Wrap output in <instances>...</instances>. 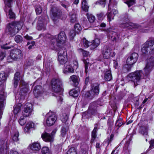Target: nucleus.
Returning a JSON list of instances; mask_svg holds the SVG:
<instances>
[{
  "mask_svg": "<svg viewBox=\"0 0 154 154\" xmlns=\"http://www.w3.org/2000/svg\"><path fill=\"white\" fill-rule=\"evenodd\" d=\"M55 133V131H53L51 134L47 133H43L41 136L42 139L47 142L51 143L54 140V135Z\"/></svg>",
  "mask_w": 154,
  "mask_h": 154,
  "instance_id": "nucleus-8",
  "label": "nucleus"
},
{
  "mask_svg": "<svg viewBox=\"0 0 154 154\" xmlns=\"http://www.w3.org/2000/svg\"><path fill=\"white\" fill-rule=\"evenodd\" d=\"M74 69L72 66L67 63L64 65L63 72L64 73L67 74L68 73H73Z\"/></svg>",
  "mask_w": 154,
  "mask_h": 154,
  "instance_id": "nucleus-23",
  "label": "nucleus"
},
{
  "mask_svg": "<svg viewBox=\"0 0 154 154\" xmlns=\"http://www.w3.org/2000/svg\"><path fill=\"white\" fill-rule=\"evenodd\" d=\"M52 15L53 17V20H54L56 18H61L62 16H64V14H63L61 11L58 8H53L51 10Z\"/></svg>",
  "mask_w": 154,
  "mask_h": 154,
  "instance_id": "nucleus-16",
  "label": "nucleus"
},
{
  "mask_svg": "<svg viewBox=\"0 0 154 154\" xmlns=\"http://www.w3.org/2000/svg\"><path fill=\"white\" fill-rule=\"evenodd\" d=\"M97 131L95 130H93L92 131L91 133L92 138L91 140V142H93L94 140L97 137Z\"/></svg>",
  "mask_w": 154,
  "mask_h": 154,
  "instance_id": "nucleus-46",
  "label": "nucleus"
},
{
  "mask_svg": "<svg viewBox=\"0 0 154 154\" xmlns=\"http://www.w3.org/2000/svg\"><path fill=\"white\" fill-rule=\"evenodd\" d=\"M140 132L142 134L146 136L148 134L147 129L145 127H142L140 129Z\"/></svg>",
  "mask_w": 154,
  "mask_h": 154,
  "instance_id": "nucleus-38",
  "label": "nucleus"
},
{
  "mask_svg": "<svg viewBox=\"0 0 154 154\" xmlns=\"http://www.w3.org/2000/svg\"><path fill=\"white\" fill-rule=\"evenodd\" d=\"M33 111L32 105L31 103H27L24 105V109L23 112V115L27 117L31 115Z\"/></svg>",
  "mask_w": 154,
  "mask_h": 154,
  "instance_id": "nucleus-7",
  "label": "nucleus"
},
{
  "mask_svg": "<svg viewBox=\"0 0 154 154\" xmlns=\"http://www.w3.org/2000/svg\"><path fill=\"white\" fill-rule=\"evenodd\" d=\"M78 33V31H75V29H71L69 33V37L71 40H72L76 33Z\"/></svg>",
  "mask_w": 154,
  "mask_h": 154,
  "instance_id": "nucleus-33",
  "label": "nucleus"
},
{
  "mask_svg": "<svg viewBox=\"0 0 154 154\" xmlns=\"http://www.w3.org/2000/svg\"><path fill=\"white\" fill-rule=\"evenodd\" d=\"M62 84V82L59 78H54L51 81L52 91L54 92L53 95L56 97L57 100L60 102L62 101L63 100L62 95L61 92L62 90L61 86Z\"/></svg>",
  "mask_w": 154,
  "mask_h": 154,
  "instance_id": "nucleus-1",
  "label": "nucleus"
},
{
  "mask_svg": "<svg viewBox=\"0 0 154 154\" xmlns=\"http://www.w3.org/2000/svg\"><path fill=\"white\" fill-rule=\"evenodd\" d=\"M138 57V54L137 53H134L131 54L127 59V64L131 65L135 63L137 60Z\"/></svg>",
  "mask_w": 154,
  "mask_h": 154,
  "instance_id": "nucleus-12",
  "label": "nucleus"
},
{
  "mask_svg": "<svg viewBox=\"0 0 154 154\" xmlns=\"http://www.w3.org/2000/svg\"><path fill=\"white\" fill-rule=\"evenodd\" d=\"M8 30L9 32L12 36L14 35L19 31L18 29H8Z\"/></svg>",
  "mask_w": 154,
  "mask_h": 154,
  "instance_id": "nucleus-56",
  "label": "nucleus"
},
{
  "mask_svg": "<svg viewBox=\"0 0 154 154\" xmlns=\"http://www.w3.org/2000/svg\"><path fill=\"white\" fill-rule=\"evenodd\" d=\"M70 79L74 83L75 85L76 86L78 84L77 77L75 75H73L70 76Z\"/></svg>",
  "mask_w": 154,
  "mask_h": 154,
  "instance_id": "nucleus-39",
  "label": "nucleus"
},
{
  "mask_svg": "<svg viewBox=\"0 0 154 154\" xmlns=\"http://www.w3.org/2000/svg\"><path fill=\"white\" fill-rule=\"evenodd\" d=\"M28 91V89L27 88L24 87L22 88L20 90L21 93L25 94Z\"/></svg>",
  "mask_w": 154,
  "mask_h": 154,
  "instance_id": "nucleus-61",
  "label": "nucleus"
},
{
  "mask_svg": "<svg viewBox=\"0 0 154 154\" xmlns=\"http://www.w3.org/2000/svg\"><path fill=\"white\" fill-rule=\"evenodd\" d=\"M23 115L21 116L19 120V122L21 126L24 125L26 122V117Z\"/></svg>",
  "mask_w": 154,
  "mask_h": 154,
  "instance_id": "nucleus-37",
  "label": "nucleus"
},
{
  "mask_svg": "<svg viewBox=\"0 0 154 154\" xmlns=\"http://www.w3.org/2000/svg\"><path fill=\"white\" fill-rule=\"evenodd\" d=\"M20 78V73L19 72H17L14 74L13 80V83L14 87L16 88L18 84Z\"/></svg>",
  "mask_w": 154,
  "mask_h": 154,
  "instance_id": "nucleus-24",
  "label": "nucleus"
},
{
  "mask_svg": "<svg viewBox=\"0 0 154 154\" xmlns=\"http://www.w3.org/2000/svg\"><path fill=\"white\" fill-rule=\"evenodd\" d=\"M33 93L35 96L36 97L41 96L43 93L42 86L40 85L36 86L34 88Z\"/></svg>",
  "mask_w": 154,
  "mask_h": 154,
  "instance_id": "nucleus-19",
  "label": "nucleus"
},
{
  "mask_svg": "<svg viewBox=\"0 0 154 154\" xmlns=\"http://www.w3.org/2000/svg\"><path fill=\"white\" fill-rule=\"evenodd\" d=\"M113 14L111 9L109 8L108 9L107 16L109 22L111 21L112 19H113L114 17Z\"/></svg>",
  "mask_w": 154,
  "mask_h": 154,
  "instance_id": "nucleus-41",
  "label": "nucleus"
},
{
  "mask_svg": "<svg viewBox=\"0 0 154 154\" xmlns=\"http://www.w3.org/2000/svg\"><path fill=\"white\" fill-rule=\"evenodd\" d=\"M142 53L146 54L148 53H152L154 52V40H150L146 41L142 45L141 48Z\"/></svg>",
  "mask_w": 154,
  "mask_h": 154,
  "instance_id": "nucleus-3",
  "label": "nucleus"
},
{
  "mask_svg": "<svg viewBox=\"0 0 154 154\" xmlns=\"http://www.w3.org/2000/svg\"><path fill=\"white\" fill-rule=\"evenodd\" d=\"M4 10L6 13L8 12V15L9 18L10 19L15 18V15L14 13L12 11L11 8V6L10 7H5L4 8Z\"/></svg>",
  "mask_w": 154,
  "mask_h": 154,
  "instance_id": "nucleus-27",
  "label": "nucleus"
},
{
  "mask_svg": "<svg viewBox=\"0 0 154 154\" xmlns=\"http://www.w3.org/2000/svg\"><path fill=\"white\" fill-rule=\"evenodd\" d=\"M66 154H77V153L74 148H70Z\"/></svg>",
  "mask_w": 154,
  "mask_h": 154,
  "instance_id": "nucleus-59",
  "label": "nucleus"
},
{
  "mask_svg": "<svg viewBox=\"0 0 154 154\" xmlns=\"http://www.w3.org/2000/svg\"><path fill=\"white\" fill-rule=\"evenodd\" d=\"M106 3L105 0H100L97 1L96 2V4L100 5H101L103 7H104L105 6Z\"/></svg>",
  "mask_w": 154,
  "mask_h": 154,
  "instance_id": "nucleus-54",
  "label": "nucleus"
},
{
  "mask_svg": "<svg viewBox=\"0 0 154 154\" xmlns=\"http://www.w3.org/2000/svg\"><path fill=\"white\" fill-rule=\"evenodd\" d=\"M120 27L121 28H127L128 29L139 28H140V26L139 25L132 23H123L120 25Z\"/></svg>",
  "mask_w": 154,
  "mask_h": 154,
  "instance_id": "nucleus-17",
  "label": "nucleus"
},
{
  "mask_svg": "<svg viewBox=\"0 0 154 154\" xmlns=\"http://www.w3.org/2000/svg\"><path fill=\"white\" fill-rule=\"evenodd\" d=\"M21 105V103H18L14 106V114H17L20 111Z\"/></svg>",
  "mask_w": 154,
  "mask_h": 154,
  "instance_id": "nucleus-36",
  "label": "nucleus"
},
{
  "mask_svg": "<svg viewBox=\"0 0 154 154\" xmlns=\"http://www.w3.org/2000/svg\"><path fill=\"white\" fill-rule=\"evenodd\" d=\"M81 50H82L83 52L82 54L84 56H87L90 55V53L89 52L84 51L82 49H81Z\"/></svg>",
  "mask_w": 154,
  "mask_h": 154,
  "instance_id": "nucleus-64",
  "label": "nucleus"
},
{
  "mask_svg": "<svg viewBox=\"0 0 154 154\" xmlns=\"http://www.w3.org/2000/svg\"><path fill=\"white\" fill-rule=\"evenodd\" d=\"M5 97V94L4 91H0V119L2 118L4 108V102Z\"/></svg>",
  "mask_w": 154,
  "mask_h": 154,
  "instance_id": "nucleus-10",
  "label": "nucleus"
},
{
  "mask_svg": "<svg viewBox=\"0 0 154 154\" xmlns=\"http://www.w3.org/2000/svg\"><path fill=\"white\" fill-rule=\"evenodd\" d=\"M104 67V79L107 81H110L112 79V76L109 65H105Z\"/></svg>",
  "mask_w": 154,
  "mask_h": 154,
  "instance_id": "nucleus-14",
  "label": "nucleus"
},
{
  "mask_svg": "<svg viewBox=\"0 0 154 154\" xmlns=\"http://www.w3.org/2000/svg\"><path fill=\"white\" fill-rule=\"evenodd\" d=\"M5 53L4 52H2L0 54V60H2L5 57Z\"/></svg>",
  "mask_w": 154,
  "mask_h": 154,
  "instance_id": "nucleus-62",
  "label": "nucleus"
},
{
  "mask_svg": "<svg viewBox=\"0 0 154 154\" xmlns=\"http://www.w3.org/2000/svg\"><path fill=\"white\" fill-rule=\"evenodd\" d=\"M90 90L95 95H97L99 92V85L97 83L91 85Z\"/></svg>",
  "mask_w": 154,
  "mask_h": 154,
  "instance_id": "nucleus-22",
  "label": "nucleus"
},
{
  "mask_svg": "<svg viewBox=\"0 0 154 154\" xmlns=\"http://www.w3.org/2000/svg\"><path fill=\"white\" fill-rule=\"evenodd\" d=\"M112 52V50L110 48L107 46L104 47L102 51L104 58L107 59L109 58Z\"/></svg>",
  "mask_w": 154,
  "mask_h": 154,
  "instance_id": "nucleus-20",
  "label": "nucleus"
},
{
  "mask_svg": "<svg viewBox=\"0 0 154 154\" xmlns=\"http://www.w3.org/2000/svg\"><path fill=\"white\" fill-rule=\"evenodd\" d=\"M68 119V116L67 114L65 113L63 114L61 117V119L62 122H66Z\"/></svg>",
  "mask_w": 154,
  "mask_h": 154,
  "instance_id": "nucleus-47",
  "label": "nucleus"
},
{
  "mask_svg": "<svg viewBox=\"0 0 154 154\" xmlns=\"http://www.w3.org/2000/svg\"><path fill=\"white\" fill-rule=\"evenodd\" d=\"M11 55L14 60L20 58L22 56V51L18 49H15L12 50L10 52Z\"/></svg>",
  "mask_w": 154,
  "mask_h": 154,
  "instance_id": "nucleus-15",
  "label": "nucleus"
},
{
  "mask_svg": "<svg viewBox=\"0 0 154 154\" xmlns=\"http://www.w3.org/2000/svg\"><path fill=\"white\" fill-rule=\"evenodd\" d=\"M82 42L84 47L86 48L88 47L89 45V44H91V43L89 42L88 41L86 40L85 38H84L83 39Z\"/></svg>",
  "mask_w": 154,
  "mask_h": 154,
  "instance_id": "nucleus-51",
  "label": "nucleus"
},
{
  "mask_svg": "<svg viewBox=\"0 0 154 154\" xmlns=\"http://www.w3.org/2000/svg\"><path fill=\"white\" fill-rule=\"evenodd\" d=\"M66 40V35L64 32H61L58 35L57 39H53L51 42L50 48L54 50H57L61 47L62 44Z\"/></svg>",
  "mask_w": 154,
  "mask_h": 154,
  "instance_id": "nucleus-2",
  "label": "nucleus"
},
{
  "mask_svg": "<svg viewBox=\"0 0 154 154\" xmlns=\"http://www.w3.org/2000/svg\"><path fill=\"white\" fill-rule=\"evenodd\" d=\"M85 97L89 99H92L96 95L90 90L88 91L85 94Z\"/></svg>",
  "mask_w": 154,
  "mask_h": 154,
  "instance_id": "nucleus-34",
  "label": "nucleus"
},
{
  "mask_svg": "<svg viewBox=\"0 0 154 154\" xmlns=\"http://www.w3.org/2000/svg\"><path fill=\"white\" fill-rule=\"evenodd\" d=\"M97 105L95 103H91L89 106L88 112L91 115L97 113Z\"/></svg>",
  "mask_w": 154,
  "mask_h": 154,
  "instance_id": "nucleus-18",
  "label": "nucleus"
},
{
  "mask_svg": "<svg viewBox=\"0 0 154 154\" xmlns=\"http://www.w3.org/2000/svg\"><path fill=\"white\" fill-rule=\"evenodd\" d=\"M41 145L38 142H34L30 145V149L33 151H38L41 149Z\"/></svg>",
  "mask_w": 154,
  "mask_h": 154,
  "instance_id": "nucleus-25",
  "label": "nucleus"
},
{
  "mask_svg": "<svg viewBox=\"0 0 154 154\" xmlns=\"http://www.w3.org/2000/svg\"><path fill=\"white\" fill-rule=\"evenodd\" d=\"M86 16L88 21L90 23H93L95 20V17L92 14H89V13H87L86 14Z\"/></svg>",
  "mask_w": 154,
  "mask_h": 154,
  "instance_id": "nucleus-35",
  "label": "nucleus"
},
{
  "mask_svg": "<svg viewBox=\"0 0 154 154\" xmlns=\"http://www.w3.org/2000/svg\"><path fill=\"white\" fill-rule=\"evenodd\" d=\"M124 123V122L122 118H119L116 121L115 125L116 126L120 127Z\"/></svg>",
  "mask_w": 154,
  "mask_h": 154,
  "instance_id": "nucleus-44",
  "label": "nucleus"
},
{
  "mask_svg": "<svg viewBox=\"0 0 154 154\" xmlns=\"http://www.w3.org/2000/svg\"><path fill=\"white\" fill-rule=\"evenodd\" d=\"M135 3V0H128L125 3H126L129 7L134 5Z\"/></svg>",
  "mask_w": 154,
  "mask_h": 154,
  "instance_id": "nucleus-52",
  "label": "nucleus"
},
{
  "mask_svg": "<svg viewBox=\"0 0 154 154\" xmlns=\"http://www.w3.org/2000/svg\"><path fill=\"white\" fill-rule=\"evenodd\" d=\"M100 43V41L99 39H95L94 40H93L92 43L90 44L91 46V48L92 49H94L99 45Z\"/></svg>",
  "mask_w": 154,
  "mask_h": 154,
  "instance_id": "nucleus-29",
  "label": "nucleus"
},
{
  "mask_svg": "<svg viewBox=\"0 0 154 154\" xmlns=\"http://www.w3.org/2000/svg\"><path fill=\"white\" fill-rule=\"evenodd\" d=\"M142 75L143 73L141 71H137L130 74L129 76L131 78V80L134 82V85L136 86L138 85Z\"/></svg>",
  "mask_w": 154,
  "mask_h": 154,
  "instance_id": "nucleus-5",
  "label": "nucleus"
},
{
  "mask_svg": "<svg viewBox=\"0 0 154 154\" xmlns=\"http://www.w3.org/2000/svg\"><path fill=\"white\" fill-rule=\"evenodd\" d=\"M82 10L85 12L88 11L89 6L88 5L87 3L85 0H83L82 2Z\"/></svg>",
  "mask_w": 154,
  "mask_h": 154,
  "instance_id": "nucleus-31",
  "label": "nucleus"
},
{
  "mask_svg": "<svg viewBox=\"0 0 154 154\" xmlns=\"http://www.w3.org/2000/svg\"><path fill=\"white\" fill-rule=\"evenodd\" d=\"M61 5L65 9H67L68 7L70 6L69 2L65 1L61 4Z\"/></svg>",
  "mask_w": 154,
  "mask_h": 154,
  "instance_id": "nucleus-55",
  "label": "nucleus"
},
{
  "mask_svg": "<svg viewBox=\"0 0 154 154\" xmlns=\"http://www.w3.org/2000/svg\"><path fill=\"white\" fill-rule=\"evenodd\" d=\"M19 133L18 131L16 132L13 134L12 138L14 142H17L19 140Z\"/></svg>",
  "mask_w": 154,
  "mask_h": 154,
  "instance_id": "nucleus-42",
  "label": "nucleus"
},
{
  "mask_svg": "<svg viewBox=\"0 0 154 154\" xmlns=\"http://www.w3.org/2000/svg\"><path fill=\"white\" fill-rule=\"evenodd\" d=\"M5 3V7H11L12 3V0H4Z\"/></svg>",
  "mask_w": 154,
  "mask_h": 154,
  "instance_id": "nucleus-57",
  "label": "nucleus"
},
{
  "mask_svg": "<svg viewBox=\"0 0 154 154\" xmlns=\"http://www.w3.org/2000/svg\"><path fill=\"white\" fill-rule=\"evenodd\" d=\"M58 60L60 63L61 64H63L66 62L67 58V53L66 49L64 48H60L58 50Z\"/></svg>",
  "mask_w": 154,
  "mask_h": 154,
  "instance_id": "nucleus-4",
  "label": "nucleus"
},
{
  "mask_svg": "<svg viewBox=\"0 0 154 154\" xmlns=\"http://www.w3.org/2000/svg\"><path fill=\"white\" fill-rule=\"evenodd\" d=\"M138 57V54L137 53H134L131 54L127 59V64L131 65L135 63L137 60Z\"/></svg>",
  "mask_w": 154,
  "mask_h": 154,
  "instance_id": "nucleus-13",
  "label": "nucleus"
},
{
  "mask_svg": "<svg viewBox=\"0 0 154 154\" xmlns=\"http://www.w3.org/2000/svg\"><path fill=\"white\" fill-rule=\"evenodd\" d=\"M69 128L67 127H62L61 129L60 136L65 137L69 133Z\"/></svg>",
  "mask_w": 154,
  "mask_h": 154,
  "instance_id": "nucleus-26",
  "label": "nucleus"
},
{
  "mask_svg": "<svg viewBox=\"0 0 154 154\" xmlns=\"http://www.w3.org/2000/svg\"><path fill=\"white\" fill-rule=\"evenodd\" d=\"M15 26L17 29L21 28L23 25V23L22 22H15Z\"/></svg>",
  "mask_w": 154,
  "mask_h": 154,
  "instance_id": "nucleus-45",
  "label": "nucleus"
},
{
  "mask_svg": "<svg viewBox=\"0 0 154 154\" xmlns=\"http://www.w3.org/2000/svg\"><path fill=\"white\" fill-rule=\"evenodd\" d=\"M9 145L7 143V142H6L5 144L3 145V148L0 147V151H3L4 149H8V146Z\"/></svg>",
  "mask_w": 154,
  "mask_h": 154,
  "instance_id": "nucleus-60",
  "label": "nucleus"
},
{
  "mask_svg": "<svg viewBox=\"0 0 154 154\" xmlns=\"http://www.w3.org/2000/svg\"><path fill=\"white\" fill-rule=\"evenodd\" d=\"M42 11V8L40 6H37L35 8V11L37 14H40Z\"/></svg>",
  "mask_w": 154,
  "mask_h": 154,
  "instance_id": "nucleus-50",
  "label": "nucleus"
},
{
  "mask_svg": "<svg viewBox=\"0 0 154 154\" xmlns=\"http://www.w3.org/2000/svg\"><path fill=\"white\" fill-rule=\"evenodd\" d=\"M79 89L77 88L71 90L69 92V94L74 97H77L79 95Z\"/></svg>",
  "mask_w": 154,
  "mask_h": 154,
  "instance_id": "nucleus-30",
  "label": "nucleus"
},
{
  "mask_svg": "<svg viewBox=\"0 0 154 154\" xmlns=\"http://www.w3.org/2000/svg\"><path fill=\"white\" fill-rule=\"evenodd\" d=\"M154 65V54L147 60V64L144 70L146 75H148L151 71Z\"/></svg>",
  "mask_w": 154,
  "mask_h": 154,
  "instance_id": "nucleus-6",
  "label": "nucleus"
},
{
  "mask_svg": "<svg viewBox=\"0 0 154 154\" xmlns=\"http://www.w3.org/2000/svg\"><path fill=\"white\" fill-rule=\"evenodd\" d=\"M34 125L32 122H28L26 125V127L24 128V131L25 133H29L31 128H34Z\"/></svg>",
  "mask_w": 154,
  "mask_h": 154,
  "instance_id": "nucleus-28",
  "label": "nucleus"
},
{
  "mask_svg": "<svg viewBox=\"0 0 154 154\" xmlns=\"http://www.w3.org/2000/svg\"><path fill=\"white\" fill-rule=\"evenodd\" d=\"M42 154H49V149L48 147H43L42 149Z\"/></svg>",
  "mask_w": 154,
  "mask_h": 154,
  "instance_id": "nucleus-49",
  "label": "nucleus"
},
{
  "mask_svg": "<svg viewBox=\"0 0 154 154\" xmlns=\"http://www.w3.org/2000/svg\"><path fill=\"white\" fill-rule=\"evenodd\" d=\"M7 28L8 29H13L14 28L16 29L15 22H13L9 23L8 25L7 26Z\"/></svg>",
  "mask_w": 154,
  "mask_h": 154,
  "instance_id": "nucleus-48",
  "label": "nucleus"
},
{
  "mask_svg": "<svg viewBox=\"0 0 154 154\" xmlns=\"http://www.w3.org/2000/svg\"><path fill=\"white\" fill-rule=\"evenodd\" d=\"M47 116L48 117L46 121L47 125L51 126L54 125L57 120L55 114L51 112H49L47 114Z\"/></svg>",
  "mask_w": 154,
  "mask_h": 154,
  "instance_id": "nucleus-9",
  "label": "nucleus"
},
{
  "mask_svg": "<svg viewBox=\"0 0 154 154\" xmlns=\"http://www.w3.org/2000/svg\"><path fill=\"white\" fill-rule=\"evenodd\" d=\"M149 144H150V146H149L150 148H152L154 147V139H152L149 142Z\"/></svg>",
  "mask_w": 154,
  "mask_h": 154,
  "instance_id": "nucleus-63",
  "label": "nucleus"
},
{
  "mask_svg": "<svg viewBox=\"0 0 154 154\" xmlns=\"http://www.w3.org/2000/svg\"><path fill=\"white\" fill-rule=\"evenodd\" d=\"M106 32H107V35L109 37V38L113 42H116L117 39V38H116V33L114 32H113L112 31H109V29H107Z\"/></svg>",
  "mask_w": 154,
  "mask_h": 154,
  "instance_id": "nucleus-21",
  "label": "nucleus"
},
{
  "mask_svg": "<svg viewBox=\"0 0 154 154\" xmlns=\"http://www.w3.org/2000/svg\"><path fill=\"white\" fill-rule=\"evenodd\" d=\"M35 42L33 41L31 42H28L27 43L26 45L28 46L29 45L28 47V49L30 50L32 48V47L35 45Z\"/></svg>",
  "mask_w": 154,
  "mask_h": 154,
  "instance_id": "nucleus-53",
  "label": "nucleus"
},
{
  "mask_svg": "<svg viewBox=\"0 0 154 154\" xmlns=\"http://www.w3.org/2000/svg\"><path fill=\"white\" fill-rule=\"evenodd\" d=\"M7 75L4 72L0 73V85L2 83L5 81L7 78Z\"/></svg>",
  "mask_w": 154,
  "mask_h": 154,
  "instance_id": "nucleus-32",
  "label": "nucleus"
},
{
  "mask_svg": "<svg viewBox=\"0 0 154 154\" xmlns=\"http://www.w3.org/2000/svg\"><path fill=\"white\" fill-rule=\"evenodd\" d=\"M138 57V54L137 53H134L131 54L127 59V64L131 65L135 63L137 60Z\"/></svg>",
  "mask_w": 154,
  "mask_h": 154,
  "instance_id": "nucleus-11",
  "label": "nucleus"
},
{
  "mask_svg": "<svg viewBox=\"0 0 154 154\" xmlns=\"http://www.w3.org/2000/svg\"><path fill=\"white\" fill-rule=\"evenodd\" d=\"M14 40L17 43H21L23 41V38L20 35H17L15 36Z\"/></svg>",
  "mask_w": 154,
  "mask_h": 154,
  "instance_id": "nucleus-43",
  "label": "nucleus"
},
{
  "mask_svg": "<svg viewBox=\"0 0 154 154\" xmlns=\"http://www.w3.org/2000/svg\"><path fill=\"white\" fill-rule=\"evenodd\" d=\"M70 16V21L72 23H74L77 20L76 14H75L71 13L69 14Z\"/></svg>",
  "mask_w": 154,
  "mask_h": 154,
  "instance_id": "nucleus-40",
  "label": "nucleus"
},
{
  "mask_svg": "<svg viewBox=\"0 0 154 154\" xmlns=\"http://www.w3.org/2000/svg\"><path fill=\"white\" fill-rule=\"evenodd\" d=\"M83 62L85 64V72L86 73H87L88 72L87 69H88L89 62H88L85 59L83 60Z\"/></svg>",
  "mask_w": 154,
  "mask_h": 154,
  "instance_id": "nucleus-58",
  "label": "nucleus"
}]
</instances>
